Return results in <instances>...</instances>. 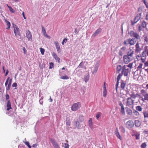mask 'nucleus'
I'll return each instance as SVG.
<instances>
[{"instance_id": "nucleus-33", "label": "nucleus", "mask_w": 148, "mask_h": 148, "mask_svg": "<svg viewBox=\"0 0 148 148\" xmlns=\"http://www.w3.org/2000/svg\"><path fill=\"white\" fill-rule=\"evenodd\" d=\"M84 120V118L83 116H79V121L80 122H82Z\"/></svg>"}, {"instance_id": "nucleus-6", "label": "nucleus", "mask_w": 148, "mask_h": 148, "mask_svg": "<svg viewBox=\"0 0 148 148\" xmlns=\"http://www.w3.org/2000/svg\"><path fill=\"white\" fill-rule=\"evenodd\" d=\"M133 59V58H129L126 55H125L123 56L124 62L125 64H127L130 61L132 60Z\"/></svg>"}, {"instance_id": "nucleus-61", "label": "nucleus", "mask_w": 148, "mask_h": 148, "mask_svg": "<svg viewBox=\"0 0 148 148\" xmlns=\"http://www.w3.org/2000/svg\"><path fill=\"white\" fill-rule=\"evenodd\" d=\"M121 130L123 133H124L125 131V129L123 127H121Z\"/></svg>"}, {"instance_id": "nucleus-53", "label": "nucleus", "mask_w": 148, "mask_h": 148, "mask_svg": "<svg viewBox=\"0 0 148 148\" xmlns=\"http://www.w3.org/2000/svg\"><path fill=\"white\" fill-rule=\"evenodd\" d=\"M11 86V85H10V84H8L7 87L6 88V90H8L10 89Z\"/></svg>"}, {"instance_id": "nucleus-55", "label": "nucleus", "mask_w": 148, "mask_h": 148, "mask_svg": "<svg viewBox=\"0 0 148 148\" xmlns=\"http://www.w3.org/2000/svg\"><path fill=\"white\" fill-rule=\"evenodd\" d=\"M12 86L13 87H16L17 86V84L16 83H14L13 84Z\"/></svg>"}, {"instance_id": "nucleus-14", "label": "nucleus", "mask_w": 148, "mask_h": 148, "mask_svg": "<svg viewBox=\"0 0 148 148\" xmlns=\"http://www.w3.org/2000/svg\"><path fill=\"white\" fill-rule=\"evenodd\" d=\"M134 51L132 49H130L127 52V55H126L129 58H133V55L134 54Z\"/></svg>"}, {"instance_id": "nucleus-1", "label": "nucleus", "mask_w": 148, "mask_h": 148, "mask_svg": "<svg viewBox=\"0 0 148 148\" xmlns=\"http://www.w3.org/2000/svg\"><path fill=\"white\" fill-rule=\"evenodd\" d=\"M129 34H130L131 36L133 37L132 39L129 38V40L127 41L129 43V44L131 45H134L135 44L136 42V39L139 40V41H141L140 36H139L138 34L134 32L133 31H130L129 32Z\"/></svg>"}, {"instance_id": "nucleus-50", "label": "nucleus", "mask_w": 148, "mask_h": 148, "mask_svg": "<svg viewBox=\"0 0 148 148\" xmlns=\"http://www.w3.org/2000/svg\"><path fill=\"white\" fill-rule=\"evenodd\" d=\"M144 40L146 42H148V37L147 36H145L144 37Z\"/></svg>"}, {"instance_id": "nucleus-2", "label": "nucleus", "mask_w": 148, "mask_h": 148, "mask_svg": "<svg viewBox=\"0 0 148 148\" xmlns=\"http://www.w3.org/2000/svg\"><path fill=\"white\" fill-rule=\"evenodd\" d=\"M81 103L80 102L75 103L71 107V110L73 111H75L80 107Z\"/></svg>"}, {"instance_id": "nucleus-12", "label": "nucleus", "mask_w": 148, "mask_h": 148, "mask_svg": "<svg viewBox=\"0 0 148 148\" xmlns=\"http://www.w3.org/2000/svg\"><path fill=\"white\" fill-rule=\"evenodd\" d=\"M42 32L44 36L47 38H50V37L47 34L45 29L43 26H42Z\"/></svg>"}, {"instance_id": "nucleus-32", "label": "nucleus", "mask_w": 148, "mask_h": 148, "mask_svg": "<svg viewBox=\"0 0 148 148\" xmlns=\"http://www.w3.org/2000/svg\"><path fill=\"white\" fill-rule=\"evenodd\" d=\"M143 114L145 118H148V112L147 111H144L143 112Z\"/></svg>"}, {"instance_id": "nucleus-36", "label": "nucleus", "mask_w": 148, "mask_h": 148, "mask_svg": "<svg viewBox=\"0 0 148 148\" xmlns=\"http://www.w3.org/2000/svg\"><path fill=\"white\" fill-rule=\"evenodd\" d=\"M136 136V140H138L140 139V134H134L132 135V136Z\"/></svg>"}, {"instance_id": "nucleus-35", "label": "nucleus", "mask_w": 148, "mask_h": 148, "mask_svg": "<svg viewBox=\"0 0 148 148\" xmlns=\"http://www.w3.org/2000/svg\"><path fill=\"white\" fill-rule=\"evenodd\" d=\"M60 78L63 79H69V77L66 75L62 76Z\"/></svg>"}, {"instance_id": "nucleus-44", "label": "nucleus", "mask_w": 148, "mask_h": 148, "mask_svg": "<svg viewBox=\"0 0 148 148\" xmlns=\"http://www.w3.org/2000/svg\"><path fill=\"white\" fill-rule=\"evenodd\" d=\"M8 8L9 9V10L10 11L12 12V13H14V10L13 9V8L10 6H9Z\"/></svg>"}, {"instance_id": "nucleus-34", "label": "nucleus", "mask_w": 148, "mask_h": 148, "mask_svg": "<svg viewBox=\"0 0 148 148\" xmlns=\"http://www.w3.org/2000/svg\"><path fill=\"white\" fill-rule=\"evenodd\" d=\"M84 79L85 82L86 83L88 81L89 79V75L86 76H84Z\"/></svg>"}, {"instance_id": "nucleus-48", "label": "nucleus", "mask_w": 148, "mask_h": 148, "mask_svg": "<svg viewBox=\"0 0 148 148\" xmlns=\"http://www.w3.org/2000/svg\"><path fill=\"white\" fill-rule=\"evenodd\" d=\"M143 65V64L142 63H140L139 66L137 67V68L138 70H139L142 68V66Z\"/></svg>"}, {"instance_id": "nucleus-21", "label": "nucleus", "mask_w": 148, "mask_h": 148, "mask_svg": "<svg viewBox=\"0 0 148 148\" xmlns=\"http://www.w3.org/2000/svg\"><path fill=\"white\" fill-rule=\"evenodd\" d=\"M134 124L136 127H139L140 126L141 123L138 120H136L135 121Z\"/></svg>"}, {"instance_id": "nucleus-42", "label": "nucleus", "mask_w": 148, "mask_h": 148, "mask_svg": "<svg viewBox=\"0 0 148 148\" xmlns=\"http://www.w3.org/2000/svg\"><path fill=\"white\" fill-rule=\"evenodd\" d=\"M40 51L41 52V54L42 55H43L44 54V52L45 51V49L42 48H40Z\"/></svg>"}, {"instance_id": "nucleus-52", "label": "nucleus", "mask_w": 148, "mask_h": 148, "mask_svg": "<svg viewBox=\"0 0 148 148\" xmlns=\"http://www.w3.org/2000/svg\"><path fill=\"white\" fill-rule=\"evenodd\" d=\"M23 143L28 147L30 145L28 141H23Z\"/></svg>"}, {"instance_id": "nucleus-28", "label": "nucleus", "mask_w": 148, "mask_h": 148, "mask_svg": "<svg viewBox=\"0 0 148 148\" xmlns=\"http://www.w3.org/2000/svg\"><path fill=\"white\" fill-rule=\"evenodd\" d=\"M5 22L6 23V25L8 26V27L6 28V29H8L10 28L11 24L10 23V22L7 21L6 20H5Z\"/></svg>"}, {"instance_id": "nucleus-25", "label": "nucleus", "mask_w": 148, "mask_h": 148, "mask_svg": "<svg viewBox=\"0 0 148 148\" xmlns=\"http://www.w3.org/2000/svg\"><path fill=\"white\" fill-rule=\"evenodd\" d=\"M126 84V83L123 81L121 80V88L123 89Z\"/></svg>"}, {"instance_id": "nucleus-13", "label": "nucleus", "mask_w": 148, "mask_h": 148, "mask_svg": "<svg viewBox=\"0 0 148 148\" xmlns=\"http://www.w3.org/2000/svg\"><path fill=\"white\" fill-rule=\"evenodd\" d=\"M136 49L135 51L136 52H138L141 50V49L140 48L139 46V41H137V42L135 45Z\"/></svg>"}, {"instance_id": "nucleus-5", "label": "nucleus", "mask_w": 148, "mask_h": 148, "mask_svg": "<svg viewBox=\"0 0 148 148\" xmlns=\"http://www.w3.org/2000/svg\"><path fill=\"white\" fill-rule=\"evenodd\" d=\"M14 28V32L16 36L20 35V31L19 28L15 24H13Z\"/></svg>"}, {"instance_id": "nucleus-11", "label": "nucleus", "mask_w": 148, "mask_h": 148, "mask_svg": "<svg viewBox=\"0 0 148 148\" xmlns=\"http://www.w3.org/2000/svg\"><path fill=\"white\" fill-rule=\"evenodd\" d=\"M54 44L56 46V48L57 51L58 52V53H60V46L58 44V43L57 41H55Z\"/></svg>"}, {"instance_id": "nucleus-15", "label": "nucleus", "mask_w": 148, "mask_h": 148, "mask_svg": "<svg viewBox=\"0 0 148 148\" xmlns=\"http://www.w3.org/2000/svg\"><path fill=\"white\" fill-rule=\"evenodd\" d=\"M120 73H119V74L118 76L117 77V78H116L117 82L116 85L115 89H116V91L117 92H118V90H117L118 87L119 85V81L120 80Z\"/></svg>"}, {"instance_id": "nucleus-57", "label": "nucleus", "mask_w": 148, "mask_h": 148, "mask_svg": "<svg viewBox=\"0 0 148 148\" xmlns=\"http://www.w3.org/2000/svg\"><path fill=\"white\" fill-rule=\"evenodd\" d=\"M23 50L24 51V54H26L27 53V50L25 47H23Z\"/></svg>"}, {"instance_id": "nucleus-59", "label": "nucleus", "mask_w": 148, "mask_h": 148, "mask_svg": "<svg viewBox=\"0 0 148 148\" xmlns=\"http://www.w3.org/2000/svg\"><path fill=\"white\" fill-rule=\"evenodd\" d=\"M92 119L91 118H90L89 119L88 121V124H92Z\"/></svg>"}, {"instance_id": "nucleus-49", "label": "nucleus", "mask_w": 148, "mask_h": 148, "mask_svg": "<svg viewBox=\"0 0 148 148\" xmlns=\"http://www.w3.org/2000/svg\"><path fill=\"white\" fill-rule=\"evenodd\" d=\"M67 40V39L66 38H64L62 42V45H64V43H66Z\"/></svg>"}, {"instance_id": "nucleus-10", "label": "nucleus", "mask_w": 148, "mask_h": 148, "mask_svg": "<svg viewBox=\"0 0 148 148\" xmlns=\"http://www.w3.org/2000/svg\"><path fill=\"white\" fill-rule=\"evenodd\" d=\"M26 37L28 39V40L29 41L32 39V34L29 30L26 31Z\"/></svg>"}, {"instance_id": "nucleus-16", "label": "nucleus", "mask_w": 148, "mask_h": 148, "mask_svg": "<svg viewBox=\"0 0 148 148\" xmlns=\"http://www.w3.org/2000/svg\"><path fill=\"white\" fill-rule=\"evenodd\" d=\"M52 55L53 58L55 59L56 62H58L59 63L60 62V58L55 53L53 52L52 54Z\"/></svg>"}, {"instance_id": "nucleus-26", "label": "nucleus", "mask_w": 148, "mask_h": 148, "mask_svg": "<svg viewBox=\"0 0 148 148\" xmlns=\"http://www.w3.org/2000/svg\"><path fill=\"white\" fill-rule=\"evenodd\" d=\"M121 112L123 115H125V112L124 110V108L123 105L121 103Z\"/></svg>"}, {"instance_id": "nucleus-31", "label": "nucleus", "mask_w": 148, "mask_h": 148, "mask_svg": "<svg viewBox=\"0 0 148 148\" xmlns=\"http://www.w3.org/2000/svg\"><path fill=\"white\" fill-rule=\"evenodd\" d=\"M136 108V110L139 111H141L142 110V108L140 106H137Z\"/></svg>"}, {"instance_id": "nucleus-37", "label": "nucleus", "mask_w": 148, "mask_h": 148, "mask_svg": "<svg viewBox=\"0 0 148 148\" xmlns=\"http://www.w3.org/2000/svg\"><path fill=\"white\" fill-rule=\"evenodd\" d=\"M147 146V145L145 143H143L141 145V148H145Z\"/></svg>"}, {"instance_id": "nucleus-39", "label": "nucleus", "mask_w": 148, "mask_h": 148, "mask_svg": "<svg viewBox=\"0 0 148 148\" xmlns=\"http://www.w3.org/2000/svg\"><path fill=\"white\" fill-rule=\"evenodd\" d=\"M103 97H106V96L107 94V90H103Z\"/></svg>"}, {"instance_id": "nucleus-60", "label": "nucleus", "mask_w": 148, "mask_h": 148, "mask_svg": "<svg viewBox=\"0 0 148 148\" xmlns=\"http://www.w3.org/2000/svg\"><path fill=\"white\" fill-rule=\"evenodd\" d=\"M142 27L140 25H139L138 27V31L140 32L142 30Z\"/></svg>"}, {"instance_id": "nucleus-45", "label": "nucleus", "mask_w": 148, "mask_h": 148, "mask_svg": "<svg viewBox=\"0 0 148 148\" xmlns=\"http://www.w3.org/2000/svg\"><path fill=\"white\" fill-rule=\"evenodd\" d=\"M75 125L77 127L79 128L80 127L79 123L78 121H76L75 122Z\"/></svg>"}, {"instance_id": "nucleus-19", "label": "nucleus", "mask_w": 148, "mask_h": 148, "mask_svg": "<svg viewBox=\"0 0 148 148\" xmlns=\"http://www.w3.org/2000/svg\"><path fill=\"white\" fill-rule=\"evenodd\" d=\"M12 109L11 103L9 100H8L7 104V110L9 111Z\"/></svg>"}, {"instance_id": "nucleus-4", "label": "nucleus", "mask_w": 148, "mask_h": 148, "mask_svg": "<svg viewBox=\"0 0 148 148\" xmlns=\"http://www.w3.org/2000/svg\"><path fill=\"white\" fill-rule=\"evenodd\" d=\"M126 100V106H130L133 104L134 103V100L132 99L131 97H128Z\"/></svg>"}, {"instance_id": "nucleus-46", "label": "nucleus", "mask_w": 148, "mask_h": 148, "mask_svg": "<svg viewBox=\"0 0 148 148\" xmlns=\"http://www.w3.org/2000/svg\"><path fill=\"white\" fill-rule=\"evenodd\" d=\"M143 96L144 97V99L145 100L148 101V93L145 95Z\"/></svg>"}, {"instance_id": "nucleus-8", "label": "nucleus", "mask_w": 148, "mask_h": 148, "mask_svg": "<svg viewBox=\"0 0 148 148\" xmlns=\"http://www.w3.org/2000/svg\"><path fill=\"white\" fill-rule=\"evenodd\" d=\"M50 140L54 148H60L59 146L54 139L50 138Z\"/></svg>"}, {"instance_id": "nucleus-62", "label": "nucleus", "mask_w": 148, "mask_h": 148, "mask_svg": "<svg viewBox=\"0 0 148 148\" xmlns=\"http://www.w3.org/2000/svg\"><path fill=\"white\" fill-rule=\"evenodd\" d=\"M65 147L64 148H69V145L68 144L65 143Z\"/></svg>"}, {"instance_id": "nucleus-3", "label": "nucleus", "mask_w": 148, "mask_h": 148, "mask_svg": "<svg viewBox=\"0 0 148 148\" xmlns=\"http://www.w3.org/2000/svg\"><path fill=\"white\" fill-rule=\"evenodd\" d=\"M121 70H122L121 73V76L124 75L125 76H127L128 75V73L129 72V69L126 67V66H123L121 67Z\"/></svg>"}, {"instance_id": "nucleus-22", "label": "nucleus", "mask_w": 148, "mask_h": 148, "mask_svg": "<svg viewBox=\"0 0 148 148\" xmlns=\"http://www.w3.org/2000/svg\"><path fill=\"white\" fill-rule=\"evenodd\" d=\"M147 23L145 21L143 20L141 23V26L143 28L146 29L147 28Z\"/></svg>"}, {"instance_id": "nucleus-29", "label": "nucleus", "mask_w": 148, "mask_h": 148, "mask_svg": "<svg viewBox=\"0 0 148 148\" xmlns=\"http://www.w3.org/2000/svg\"><path fill=\"white\" fill-rule=\"evenodd\" d=\"M131 94H130V97L132 98H133V99H135L136 98V96H135L136 94H135V93L134 92H131L130 93Z\"/></svg>"}, {"instance_id": "nucleus-30", "label": "nucleus", "mask_w": 148, "mask_h": 148, "mask_svg": "<svg viewBox=\"0 0 148 148\" xmlns=\"http://www.w3.org/2000/svg\"><path fill=\"white\" fill-rule=\"evenodd\" d=\"M140 92L141 94L143 96H144V95L147 93L146 91L144 89L140 91Z\"/></svg>"}, {"instance_id": "nucleus-20", "label": "nucleus", "mask_w": 148, "mask_h": 148, "mask_svg": "<svg viewBox=\"0 0 148 148\" xmlns=\"http://www.w3.org/2000/svg\"><path fill=\"white\" fill-rule=\"evenodd\" d=\"M126 109V112L128 115L131 116L132 114V110L130 108L127 107L125 108Z\"/></svg>"}, {"instance_id": "nucleus-38", "label": "nucleus", "mask_w": 148, "mask_h": 148, "mask_svg": "<svg viewBox=\"0 0 148 148\" xmlns=\"http://www.w3.org/2000/svg\"><path fill=\"white\" fill-rule=\"evenodd\" d=\"M120 71V65H118L117 67L116 73H119Z\"/></svg>"}, {"instance_id": "nucleus-43", "label": "nucleus", "mask_w": 148, "mask_h": 148, "mask_svg": "<svg viewBox=\"0 0 148 148\" xmlns=\"http://www.w3.org/2000/svg\"><path fill=\"white\" fill-rule=\"evenodd\" d=\"M133 112L136 116H138L139 114V113L137 110H133Z\"/></svg>"}, {"instance_id": "nucleus-24", "label": "nucleus", "mask_w": 148, "mask_h": 148, "mask_svg": "<svg viewBox=\"0 0 148 148\" xmlns=\"http://www.w3.org/2000/svg\"><path fill=\"white\" fill-rule=\"evenodd\" d=\"M115 134L116 135V136L118 137V138L119 139H120V135L119 132L117 128H116V129L115 132Z\"/></svg>"}, {"instance_id": "nucleus-56", "label": "nucleus", "mask_w": 148, "mask_h": 148, "mask_svg": "<svg viewBox=\"0 0 148 148\" xmlns=\"http://www.w3.org/2000/svg\"><path fill=\"white\" fill-rule=\"evenodd\" d=\"M128 40H129V38L127 39L126 40L124 41V44L125 45L129 44V43L127 42Z\"/></svg>"}, {"instance_id": "nucleus-63", "label": "nucleus", "mask_w": 148, "mask_h": 148, "mask_svg": "<svg viewBox=\"0 0 148 148\" xmlns=\"http://www.w3.org/2000/svg\"><path fill=\"white\" fill-rule=\"evenodd\" d=\"M6 99L7 100H8L10 99V96L8 94H6L5 95Z\"/></svg>"}, {"instance_id": "nucleus-40", "label": "nucleus", "mask_w": 148, "mask_h": 148, "mask_svg": "<svg viewBox=\"0 0 148 148\" xmlns=\"http://www.w3.org/2000/svg\"><path fill=\"white\" fill-rule=\"evenodd\" d=\"M101 113L100 112H98L97 114L96 117L97 118V120H98L99 118L100 117L101 115Z\"/></svg>"}, {"instance_id": "nucleus-27", "label": "nucleus", "mask_w": 148, "mask_h": 148, "mask_svg": "<svg viewBox=\"0 0 148 148\" xmlns=\"http://www.w3.org/2000/svg\"><path fill=\"white\" fill-rule=\"evenodd\" d=\"M99 66V64H95V66L94 70L93 71V72H92V73L93 74H94V73H95L97 72V71L98 70V68Z\"/></svg>"}, {"instance_id": "nucleus-7", "label": "nucleus", "mask_w": 148, "mask_h": 148, "mask_svg": "<svg viewBox=\"0 0 148 148\" xmlns=\"http://www.w3.org/2000/svg\"><path fill=\"white\" fill-rule=\"evenodd\" d=\"M126 125L128 128H131L134 126V124L132 121L129 120L127 122Z\"/></svg>"}, {"instance_id": "nucleus-17", "label": "nucleus", "mask_w": 148, "mask_h": 148, "mask_svg": "<svg viewBox=\"0 0 148 148\" xmlns=\"http://www.w3.org/2000/svg\"><path fill=\"white\" fill-rule=\"evenodd\" d=\"M85 63V62L82 61L81 62L79 65V66H78V68L79 69H82L84 68L85 69H86V67L84 66Z\"/></svg>"}, {"instance_id": "nucleus-51", "label": "nucleus", "mask_w": 148, "mask_h": 148, "mask_svg": "<svg viewBox=\"0 0 148 148\" xmlns=\"http://www.w3.org/2000/svg\"><path fill=\"white\" fill-rule=\"evenodd\" d=\"M143 2L144 3V4L145 5V6L147 8V5H148V3H147L145 0H142Z\"/></svg>"}, {"instance_id": "nucleus-41", "label": "nucleus", "mask_w": 148, "mask_h": 148, "mask_svg": "<svg viewBox=\"0 0 148 148\" xmlns=\"http://www.w3.org/2000/svg\"><path fill=\"white\" fill-rule=\"evenodd\" d=\"M133 63H130L128 65H124V66H126V67L127 68L128 67L131 68L132 67Z\"/></svg>"}, {"instance_id": "nucleus-18", "label": "nucleus", "mask_w": 148, "mask_h": 148, "mask_svg": "<svg viewBox=\"0 0 148 148\" xmlns=\"http://www.w3.org/2000/svg\"><path fill=\"white\" fill-rule=\"evenodd\" d=\"M101 31V28H99L97 29L92 35V36L95 37L99 33H100Z\"/></svg>"}, {"instance_id": "nucleus-54", "label": "nucleus", "mask_w": 148, "mask_h": 148, "mask_svg": "<svg viewBox=\"0 0 148 148\" xmlns=\"http://www.w3.org/2000/svg\"><path fill=\"white\" fill-rule=\"evenodd\" d=\"M146 53L145 51H143L142 53V56L143 57H145L146 56Z\"/></svg>"}, {"instance_id": "nucleus-23", "label": "nucleus", "mask_w": 148, "mask_h": 148, "mask_svg": "<svg viewBox=\"0 0 148 148\" xmlns=\"http://www.w3.org/2000/svg\"><path fill=\"white\" fill-rule=\"evenodd\" d=\"M117 57H114L113 59L112 60V63L113 64H116L119 61V60L117 59Z\"/></svg>"}, {"instance_id": "nucleus-58", "label": "nucleus", "mask_w": 148, "mask_h": 148, "mask_svg": "<svg viewBox=\"0 0 148 148\" xmlns=\"http://www.w3.org/2000/svg\"><path fill=\"white\" fill-rule=\"evenodd\" d=\"M106 82H104V85L103 86V90H107L106 86L105 85Z\"/></svg>"}, {"instance_id": "nucleus-64", "label": "nucleus", "mask_w": 148, "mask_h": 148, "mask_svg": "<svg viewBox=\"0 0 148 148\" xmlns=\"http://www.w3.org/2000/svg\"><path fill=\"white\" fill-rule=\"evenodd\" d=\"M145 19L147 21H148V12H147V13L146 15Z\"/></svg>"}, {"instance_id": "nucleus-9", "label": "nucleus", "mask_w": 148, "mask_h": 148, "mask_svg": "<svg viewBox=\"0 0 148 148\" xmlns=\"http://www.w3.org/2000/svg\"><path fill=\"white\" fill-rule=\"evenodd\" d=\"M140 17L138 16L137 15L134 18V21H131V25H133L135 23H136L140 19Z\"/></svg>"}, {"instance_id": "nucleus-47", "label": "nucleus", "mask_w": 148, "mask_h": 148, "mask_svg": "<svg viewBox=\"0 0 148 148\" xmlns=\"http://www.w3.org/2000/svg\"><path fill=\"white\" fill-rule=\"evenodd\" d=\"M49 69H52L54 66V64L52 62H51L49 63Z\"/></svg>"}]
</instances>
